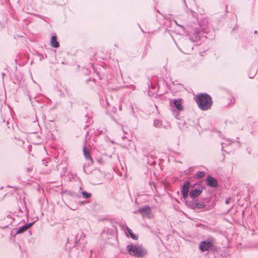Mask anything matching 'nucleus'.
<instances>
[{
    "label": "nucleus",
    "instance_id": "obj_1",
    "mask_svg": "<svg viewBox=\"0 0 258 258\" xmlns=\"http://www.w3.org/2000/svg\"><path fill=\"white\" fill-rule=\"evenodd\" d=\"M199 107L202 110L209 109L213 103L212 98L207 94L201 93L195 97Z\"/></svg>",
    "mask_w": 258,
    "mask_h": 258
},
{
    "label": "nucleus",
    "instance_id": "obj_2",
    "mask_svg": "<svg viewBox=\"0 0 258 258\" xmlns=\"http://www.w3.org/2000/svg\"><path fill=\"white\" fill-rule=\"evenodd\" d=\"M126 249L130 255L137 257L143 256L147 253L144 249L136 245H128L126 246Z\"/></svg>",
    "mask_w": 258,
    "mask_h": 258
},
{
    "label": "nucleus",
    "instance_id": "obj_3",
    "mask_svg": "<svg viewBox=\"0 0 258 258\" xmlns=\"http://www.w3.org/2000/svg\"><path fill=\"white\" fill-rule=\"evenodd\" d=\"M138 212H139L143 217L151 218L152 217L151 207L148 206H145L140 208Z\"/></svg>",
    "mask_w": 258,
    "mask_h": 258
},
{
    "label": "nucleus",
    "instance_id": "obj_4",
    "mask_svg": "<svg viewBox=\"0 0 258 258\" xmlns=\"http://www.w3.org/2000/svg\"><path fill=\"white\" fill-rule=\"evenodd\" d=\"M213 242L212 240L208 241H202L200 243L199 248L202 251H208L212 247Z\"/></svg>",
    "mask_w": 258,
    "mask_h": 258
},
{
    "label": "nucleus",
    "instance_id": "obj_5",
    "mask_svg": "<svg viewBox=\"0 0 258 258\" xmlns=\"http://www.w3.org/2000/svg\"><path fill=\"white\" fill-rule=\"evenodd\" d=\"M199 33V29L196 28L189 32L187 35H188L189 39L192 41H197L200 40Z\"/></svg>",
    "mask_w": 258,
    "mask_h": 258
},
{
    "label": "nucleus",
    "instance_id": "obj_6",
    "mask_svg": "<svg viewBox=\"0 0 258 258\" xmlns=\"http://www.w3.org/2000/svg\"><path fill=\"white\" fill-rule=\"evenodd\" d=\"M189 184L190 182L188 181H186L184 183L183 185L181 187V192L184 199H186L188 197Z\"/></svg>",
    "mask_w": 258,
    "mask_h": 258
},
{
    "label": "nucleus",
    "instance_id": "obj_7",
    "mask_svg": "<svg viewBox=\"0 0 258 258\" xmlns=\"http://www.w3.org/2000/svg\"><path fill=\"white\" fill-rule=\"evenodd\" d=\"M203 187L201 186L197 187L196 189L192 190L189 192L190 198H195L201 195L203 191Z\"/></svg>",
    "mask_w": 258,
    "mask_h": 258
},
{
    "label": "nucleus",
    "instance_id": "obj_8",
    "mask_svg": "<svg viewBox=\"0 0 258 258\" xmlns=\"http://www.w3.org/2000/svg\"><path fill=\"white\" fill-rule=\"evenodd\" d=\"M207 185L211 187H216L218 186V183L214 178L211 176H208L206 180Z\"/></svg>",
    "mask_w": 258,
    "mask_h": 258
},
{
    "label": "nucleus",
    "instance_id": "obj_9",
    "mask_svg": "<svg viewBox=\"0 0 258 258\" xmlns=\"http://www.w3.org/2000/svg\"><path fill=\"white\" fill-rule=\"evenodd\" d=\"M190 206L194 209H201L205 207V205L203 202H195L194 201L190 202Z\"/></svg>",
    "mask_w": 258,
    "mask_h": 258
},
{
    "label": "nucleus",
    "instance_id": "obj_10",
    "mask_svg": "<svg viewBox=\"0 0 258 258\" xmlns=\"http://www.w3.org/2000/svg\"><path fill=\"white\" fill-rule=\"evenodd\" d=\"M83 150V154H84L85 157L86 158V159L87 160H89V162L88 163V164L89 165L92 164L93 163V159L91 157L89 151H88L87 150L85 146L84 147Z\"/></svg>",
    "mask_w": 258,
    "mask_h": 258
},
{
    "label": "nucleus",
    "instance_id": "obj_11",
    "mask_svg": "<svg viewBox=\"0 0 258 258\" xmlns=\"http://www.w3.org/2000/svg\"><path fill=\"white\" fill-rule=\"evenodd\" d=\"M34 224V222H31L27 224H25L23 225L22 227H20L19 229L17 231V234H20L24 231H26L30 226H31Z\"/></svg>",
    "mask_w": 258,
    "mask_h": 258
},
{
    "label": "nucleus",
    "instance_id": "obj_12",
    "mask_svg": "<svg viewBox=\"0 0 258 258\" xmlns=\"http://www.w3.org/2000/svg\"><path fill=\"white\" fill-rule=\"evenodd\" d=\"M50 45L54 48H58L59 47V43L57 41L55 36H52L50 41Z\"/></svg>",
    "mask_w": 258,
    "mask_h": 258
},
{
    "label": "nucleus",
    "instance_id": "obj_13",
    "mask_svg": "<svg viewBox=\"0 0 258 258\" xmlns=\"http://www.w3.org/2000/svg\"><path fill=\"white\" fill-rule=\"evenodd\" d=\"M174 105L178 111L183 110V107L180 100H175L174 101Z\"/></svg>",
    "mask_w": 258,
    "mask_h": 258
},
{
    "label": "nucleus",
    "instance_id": "obj_14",
    "mask_svg": "<svg viewBox=\"0 0 258 258\" xmlns=\"http://www.w3.org/2000/svg\"><path fill=\"white\" fill-rule=\"evenodd\" d=\"M126 230L128 232V233L130 234V236L134 240L138 239V236L135 235L132 232V230L129 228L127 227Z\"/></svg>",
    "mask_w": 258,
    "mask_h": 258
},
{
    "label": "nucleus",
    "instance_id": "obj_15",
    "mask_svg": "<svg viewBox=\"0 0 258 258\" xmlns=\"http://www.w3.org/2000/svg\"><path fill=\"white\" fill-rule=\"evenodd\" d=\"M162 121L159 119H156L154 121V125L156 127H160L162 126Z\"/></svg>",
    "mask_w": 258,
    "mask_h": 258
},
{
    "label": "nucleus",
    "instance_id": "obj_16",
    "mask_svg": "<svg viewBox=\"0 0 258 258\" xmlns=\"http://www.w3.org/2000/svg\"><path fill=\"white\" fill-rule=\"evenodd\" d=\"M205 172L204 171H198L195 174L196 178H201L205 176Z\"/></svg>",
    "mask_w": 258,
    "mask_h": 258
},
{
    "label": "nucleus",
    "instance_id": "obj_17",
    "mask_svg": "<svg viewBox=\"0 0 258 258\" xmlns=\"http://www.w3.org/2000/svg\"><path fill=\"white\" fill-rule=\"evenodd\" d=\"M82 195L83 197L85 199H89L91 197V194L90 193L87 192V191H84L82 192Z\"/></svg>",
    "mask_w": 258,
    "mask_h": 258
},
{
    "label": "nucleus",
    "instance_id": "obj_18",
    "mask_svg": "<svg viewBox=\"0 0 258 258\" xmlns=\"http://www.w3.org/2000/svg\"><path fill=\"white\" fill-rule=\"evenodd\" d=\"M230 200V199L229 198L226 200V201H225L226 204H228L229 203Z\"/></svg>",
    "mask_w": 258,
    "mask_h": 258
},
{
    "label": "nucleus",
    "instance_id": "obj_19",
    "mask_svg": "<svg viewBox=\"0 0 258 258\" xmlns=\"http://www.w3.org/2000/svg\"><path fill=\"white\" fill-rule=\"evenodd\" d=\"M102 133V131H101L100 132H99V133H98V135H99V134H101Z\"/></svg>",
    "mask_w": 258,
    "mask_h": 258
},
{
    "label": "nucleus",
    "instance_id": "obj_20",
    "mask_svg": "<svg viewBox=\"0 0 258 258\" xmlns=\"http://www.w3.org/2000/svg\"><path fill=\"white\" fill-rule=\"evenodd\" d=\"M254 33H255H255H257V31H256V30H255V31H254Z\"/></svg>",
    "mask_w": 258,
    "mask_h": 258
},
{
    "label": "nucleus",
    "instance_id": "obj_21",
    "mask_svg": "<svg viewBox=\"0 0 258 258\" xmlns=\"http://www.w3.org/2000/svg\"><path fill=\"white\" fill-rule=\"evenodd\" d=\"M183 1L184 2V3H185V0H183Z\"/></svg>",
    "mask_w": 258,
    "mask_h": 258
}]
</instances>
